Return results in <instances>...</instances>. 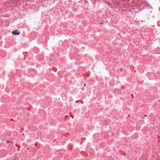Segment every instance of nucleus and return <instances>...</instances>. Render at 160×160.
<instances>
[{
  "label": "nucleus",
  "mask_w": 160,
  "mask_h": 160,
  "mask_svg": "<svg viewBox=\"0 0 160 160\" xmlns=\"http://www.w3.org/2000/svg\"><path fill=\"white\" fill-rule=\"evenodd\" d=\"M12 33L15 35H18L20 34V32L16 30L12 32Z\"/></svg>",
  "instance_id": "obj_1"
},
{
  "label": "nucleus",
  "mask_w": 160,
  "mask_h": 160,
  "mask_svg": "<svg viewBox=\"0 0 160 160\" xmlns=\"http://www.w3.org/2000/svg\"><path fill=\"white\" fill-rule=\"evenodd\" d=\"M85 85H86V84H84V86H85Z\"/></svg>",
  "instance_id": "obj_2"
},
{
  "label": "nucleus",
  "mask_w": 160,
  "mask_h": 160,
  "mask_svg": "<svg viewBox=\"0 0 160 160\" xmlns=\"http://www.w3.org/2000/svg\"><path fill=\"white\" fill-rule=\"evenodd\" d=\"M7 141L8 142H9V141H8V140Z\"/></svg>",
  "instance_id": "obj_3"
},
{
  "label": "nucleus",
  "mask_w": 160,
  "mask_h": 160,
  "mask_svg": "<svg viewBox=\"0 0 160 160\" xmlns=\"http://www.w3.org/2000/svg\"><path fill=\"white\" fill-rule=\"evenodd\" d=\"M120 71H122V70L121 69H120Z\"/></svg>",
  "instance_id": "obj_4"
}]
</instances>
